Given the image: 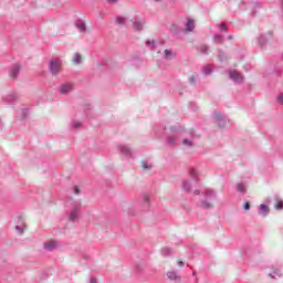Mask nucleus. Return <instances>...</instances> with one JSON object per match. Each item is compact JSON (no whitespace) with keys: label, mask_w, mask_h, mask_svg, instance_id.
Here are the masks:
<instances>
[{"label":"nucleus","mask_w":283,"mask_h":283,"mask_svg":"<svg viewBox=\"0 0 283 283\" xmlns=\"http://www.w3.org/2000/svg\"><path fill=\"white\" fill-rule=\"evenodd\" d=\"M243 209H245V211H249V209H251V205L249 202H245Z\"/></svg>","instance_id":"aec40b11"},{"label":"nucleus","mask_w":283,"mask_h":283,"mask_svg":"<svg viewBox=\"0 0 283 283\" xmlns=\"http://www.w3.org/2000/svg\"><path fill=\"white\" fill-rule=\"evenodd\" d=\"M72 90V84H64L61 88L62 94H67Z\"/></svg>","instance_id":"6e6552de"},{"label":"nucleus","mask_w":283,"mask_h":283,"mask_svg":"<svg viewBox=\"0 0 283 283\" xmlns=\"http://www.w3.org/2000/svg\"><path fill=\"white\" fill-rule=\"evenodd\" d=\"M193 28H195L193 20H189L187 23L188 32H192Z\"/></svg>","instance_id":"9b49d317"},{"label":"nucleus","mask_w":283,"mask_h":283,"mask_svg":"<svg viewBox=\"0 0 283 283\" xmlns=\"http://www.w3.org/2000/svg\"><path fill=\"white\" fill-rule=\"evenodd\" d=\"M25 229V220L23 218H18V224L15 226V230L19 235H23V230Z\"/></svg>","instance_id":"7ed1b4c3"},{"label":"nucleus","mask_w":283,"mask_h":283,"mask_svg":"<svg viewBox=\"0 0 283 283\" xmlns=\"http://www.w3.org/2000/svg\"><path fill=\"white\" fill-rule=\"evenodd\" d=\"M20 70H21V67L19 65H14L13 69L10 71L11 78H17Z\"/></svg>","instance_id":"423d86ee"},{"label":"nucleus","mask_w":283,"mask_h":283,"mask_svg":"<svg viewBox=\"0 0 283 283\" xmlns=\"http://www.w3.org/2000/svg\"><path fill=\"white\" fill-rule=\"evenodd\" d=\"M184 188L186 189V191H189V182H185Z\"/></svg>","instance_id":"393cba45"},{"label":"nucleus","mask_w":283,"mask_h":283,"mask_svg":"<svg viewBox=\"0 0 283 283\" xmlns=\"http://www.w3.org/2000/svg\"><path fill=\"white\" fill-rule=\"evenodd\" d=\"M167 277H168V280H170L172 282L180 283V276H178V274H176V272H168Z\"/></svg>","instance_id":"39448f33"},{"label":"nucleus","mask_w":283,"mask_h":283,"mask_svg":"<svg viewBox=\"0 0 283 283\" xmlns=\"http://www.w3.org/2000/svg\"><path fill=\"white\" fill-rule=\"evenodd\" d=\"M70 218H71V220H76V218H78V216L76 214V212H72Z\"/></svg>","instance_id":"412c9836"},{"label":"nucleus","mask_w":283,"mask_h":283,"mask_svg":"<svg viewBox=\"0 0 283 283\" xmlns=\"http://www.w3.org/2000/svg\"><path fill=\"white\" fill-rule=\"evenodd\" d=\"M237 190L240 191V193H244L247 191V187H244L242 184H239L237 186Z\"/></svg>","instance_id":"f8f14e48"},{"label":"nucleus","mask_w":283,"mask_h":283,"mask_svg":"<svg viewBox=\"0 0 283 283\" xmlns=\"http://www.w3.org/2000/svg\"><path fill=\"white\" fill-rule=\"evenodd\" d=\"M77 29L80 30V32H85V23L78 22L77 23Z\"/></svg>","instance_id":"4468645a"},{"label":"nucleus","mask_w":283,"mask_h":283,"mask_svg":"<svg viewBox=\"0 0 283 283\" xmlns=\"http://www.w3.org/2000/svg\"><path fill=\"white\" fill-rule=\"evenodd\" d=\"M174 137H170L169 139H168V143H174Z\"/></svg>","instance_id":"7c9ffc66"},{"label":"nucleus","mask_w":283,"mask_h":283,"mask_svg":"<svg viewBox=\"0 0 283 283\" xmlns=\"http://www.w3.org/2000/svg\"><path fill=\"white\" fill-rule=\"evenodd\" d=\"M118 0H108L109 3H116Z\"/></svg>","instance_id":"c85d7f7f"},{"label":"nucleus","mask_w":283,"mask_h":283,"mask_svg":"<svg viewBox=\"0 0 283 283\" xmlns=\"http://www.w3.org/2000/svg\"><path fill=\"white\" fill-rule=\"evenodd\" d=\"M91 283H96V280H95V279H92V280H91Z\"/></svg>","instance_id":"2f4dec72"},{"label":"nucleus","mask_w":283,"mask_h":283,"mask_svg":"<svg viewBox=\"0 0 283 283\" xmlns=\"http://www.w3.org/2000/svg\"><path fill=\"white\" fill-rule=\"evenodd\" d=\"M74 192L75 193H81V190L78 189V187H74Z\"/></svg>","instance_id":"a878e982"},{"label":"nucleus","mask_w":283,"mask_h":283,"mask_svg":"<svg viewBox=\"0 0 283 283\" xmlns=\"http://www.w3.org/2000/svg\"><path fill=\"white\" fill-rule=\"evenodd\" d=\"M216 41H217L218 43H222V36L217 35V36H216Z\"/></svg>","instance_id":"4be33fe9"},{"label":"nucleus","mask_w":283,"mask_h":283,"mask_svg":"<svg viewBox=\"0 0 283 283\" xmlns=\"http://www.w3.org/2000/svg\"><path fill=\"white\" fill-rule=\"evenodd\" d=\"M82 60H83V57L81 56V54H78V53L74 54L73 63H75V65H78V63H81Z\"/></svg>","instance_id":"1a4fd4ad"},{"label":"nucleus","mask_w":283,"mask_h":283,"mask_svg":"<svg viewBox=\"0 0 283 283\" xmlns=\"http://www.w3.org/2000/svg\"><path fill=\"white\" fill-rule=\"evenodd\" d=\"M165 55H166V59H174V53H171V51L169 50H165Z\"/></svg>","instance_id":"2eb2a0df"},{"label":"nucleus","mask_w":283,"mask_h":283,"mask_svg":"<svg viewBox=\"0 0 283 283\" xmlns=\"http://www.w3.org/2000/svg\"><path fill=\"white\" fill-rule=\"evenodd\" d=\"M44 251H54V249H59V242L56 240H50L44 242L43 244Z\"/></svg>","instance_id":"f257e3e1"},{"label":"nucleus","mask_w":283,"mask_h":283,"mask_svg":"<svg viewBox=\"0 0 283 283\" xmlns=\"http://www.w3.org/2000/svg\"><path fill=\"white\" fill-rule=\"evenodd\" d=\"M205 74H211V66H206L203 69Z\"/></svg>","instance_id":"a211bd4d"},{"label":"nucleus","mask_w":283,"mask_h":283,"mask_svg":"<svg viewBox=\"0 0 283 283\" xmlns=\"http://www.w3.org/2000/svg\"><path fill=\"white\" fill-rule=\"evenodd\" d=\"M202 207H203V209H211V207H213V203L212 202L203 201L202 202Z\"/></svg>","instance_id":"ddd939ff"},{"label":"nucleus","mask_w":283,"mask_h":283,"mask_svg":"<svg viewBox=\"0 0 283 283\" xmlns=\"http://www.w3.org/2000/svg\"><path fill=\"white\" fill-rule=\"evenodd\" d=\"M117 23H123V18H117Z\"/></svg>","instance_id":"cd10ccee"},{"label":"nucleus","mask_w":283,"mask_h":283,"mask_svg":"<svg viewBox=\"0 0 283 283\" xmlns=\"http://www.w3.org/2000/svg\"><path fill=\"white\" fill-rule=\"evenodd\" d=\"M277 103H280V105H283V94H280L277 96Z\"/></svg>","instance_id":"6ab92c4d"},{"label":"nucleus","mask_w":283,"mask_h":283,"mask_svg":"<svg viewBox=\"0 0 283 283\" xmlns=\"http://www.w3.org/2000/svg\"><path fill=\"white\" fill-rule=\"evenodd\" d=\"M177 264H178V266H185V262H182V260H178Z\"/></svg>","instance_id":"b1692460"},{"label":"nucleus","mask_w":283,"mask_h":283,"mask_svg":"<svg viewBox=\"0 0 283 283\" xmlns=\"http://www.w3.org/2000/svg\"><path fill=\"white\" fill-rule=\"evenodd\" d=\"M182 145H187L188 147H192L193 143H191V140H189V139H184Z\"/></svg>","instance_id":"dca6fc26"},{"label":"nucleus","mask_w":283,"mask_h":283,"mask_svg":"<svg viewBox=\"0 0 283 283\" xmlns=\"http://www.w3.org/2000/svg\"><path fill=\"white\" fill-rule=\"evenodd\" d=\"M274 209H283V201H277L274 206Z\"/></svg>","instance_id":"f3484780"},{"label":"nucleus","mask_w":283,"mask_h":283,"mask_svg":"<svg viewBox=\"0 0 283 283\" xmlns=\"http://www.w3.org/2000/svg\"><path fill=\"white\" fill-rule=\"evenodd\" d=\"M50 70L52 72V74H59V72H61L62 67H61V62L59 61H52L50 63Z\"/></svg>","instance_id":"f03ea898"},{"label":"nucleus","mask_w":283,"mask_h":283,"mask_svg":"<svg viewBox=\"0 0 283 283\" xmlns=\"http://www.w3.org/2000/svg\"><path fill=\"white\" fill-rule=\"evenodd\" d=\"M230 77L237 83H242V81H244V76L235 71L230 72Z\"/></svg>","instance_id":"20e7f679"},{"label":"nucleus","mask_w":283,"mask_h":283,"mask_svg":"<svg viewBox=\"0 0 283 283\" xmlns=\"http://www.w3.org/2000/svg\"><path fill=\"white\" fill-rule=\"evenodd\" d=\"M133 28H134V30L139 32V30H143V24H142V22H134Z\"/></svg>","instance_id":"9d476101"},{"label":"nucleus","mask_w":283,"mask_h":283,"mask_svg":"<svg viewBox=\"0 0 283 283\" xmlns=\"http://www.w3.org/2000/svg\"><path fill=\"white\" fill-rule=\"evenodd\" d=\"M191 174H192V175L196 174V170H191Z\"/></svg>","instance_id":"473e14b6"},{"label":"nucleus","mask_w":283,"mask_h":283,"mask_svg":"<svg viewBox=\"0 0 283 283\" xmlns=\"http://www.w3.org/2000/svg\"><path fill=\"white\" fill-rule=\"evenodd\" d=\"M221 30H227V25L221 24Z\"/></svg>","instance_id":"c756f323"},{"label":"nucleus","mask_w":283,"mask_h":283,"mask_svg":"<svg viewBox=\"0 0 283 283\" xmlns=\"http://www.w3.org/2000/svg\"><path fill=\"white\" fill-rule=\"evenodd\" d=\"M269 211H270V209L268 208L266 205H261L260 206V213H261V216H269Z\"/></svg>","instance_id":"0eeeda50"},{"label":"nucleus","mask_w":283,"mask_h":283,"mask_svg":"<svg viewBox=\"0 0 283 283\" xmlns=\"http://www.w3.org/2000/svg\"><path fill=\"white\" fill-rule=\"evenodd\" d=\"M142 167H143V169H149V168H151V166H147L146 163H143V164H142Z\"/></svg>","instance_id":"5701e85b"},{"label":"nucleus","mask_w":283,"mask_h":283,"mask_svg":"<svg viewBox=\"0 0 283 283\" xmlns=\"http://www.w3.org/2000/svg\"><path fill=\"white\" fill-rule=\"evenodd\" d=\"M190 83H196V76L190 77Z\"/></svg>","instance_id":"bb28decb"}]
</instances>
